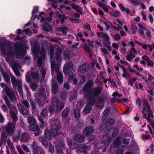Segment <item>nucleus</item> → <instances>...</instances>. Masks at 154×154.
<instances>
[{
	"label": "nucleus",
	"mask_w": 154,
	"mask_h": 154,
	"mask_svg": "<svg viewBox=\"0 0 154 154\" xmlns=\"http://www.w3.org/2000/svg\"><path fill=\"white\" fill-rule=\"evenodd\" d=\"M54 53V49L51 48L50 50V57L51 59V66L52 70L51 74L53 75L54 71L55 70L57 73V79L60 83H62L63 81L62 74L59 71V65L61 62L60 53L59 52L56 54L55 61H52L51 59L53 58Z\"/></svg>",
	"instance_id": "1"
},
{
	"label": "nucleus",
	"mask_w": 154,
	"mask_h": 154,
	"mask_svg": "<svg viewBox=\"0 0 154 154\" xmlns=\"http://www.w3.org/2000/svg\"><path fill=\"white\" fill-rule=\"evenodd\" d=\"M143 102V107L141 110V112L143 114V117L147 120L149 123L154 128V122L151 119V118H153V113L150 109L149 105L146 100H144Z\"/></svg>",
	"instance_id": "2"
},
{
	"label": "nucleus",
	"mask_w": 154,
	"mask_h": 154,
	"mask_svg": "<svg viewBox=\"0 0 154 154\" xmlns=\"http://www.w3.org/2000/svg\"><path fill=\"white\" fill-rule=\"evenodd\" d=\"M51 133L53 137H57L60 134L59 130L60 128V122L58 120L53 121L51 125Z\"/></svg>",
	"instance_id": "3"
},
{
	"label": "nucleus",
	"mask_w": 154,
	"mask_h": 154,
	"mask_svg": "<svg viewBox=\"0 0 154 154\" xmlns=\"http://www.w3.org/2000/svg\"><path fill=\"white\" fill-rule=\"evenodd\" d=\"M4 99L9 109L10 116L12 119L13 123H15L17 120L16 113L17 109L16 106H12L11 105L10 103V101L7 97H5Z\"/></svg>",
	"instance_id": "4"
},
{
	"label": "nucleus",
	"mask_w": 154,
	"mask_h": 154,
	"mask_svg": "<svg viewBox=\"0 0 154 154\" xmlns=\"http://www.w3.org/2000/svg\"><path fill=\"white\" fill-rule=\"evenodd\" d=\"M46 52L44 48H42V51L40 55L41 56V58H38L37 60V62L38 63V65L39 68H40V71L42 74V77L44 78L46 73V71L45 69L43 66H44V64L42 63V60L45 58V57Z\"/></svg>",
	"instance_id": "5"
},
{
	"label": "nucleus",
	"mask_w": 154,
	"mask_h": 154,
	"mask_svg": "<svg viewBox=\"0 0 154 154\" xmlns=\"http://www.w3.org/2000/svg\"><path fill=\"white\" fill-rule=\"evenodd\" d=\"M7 54L8 59L10 58H12L14 57L17 58H18L19 56H21L22 55L20 50L16 49L13 50L12 48H10V50L8 51Z\"/></svg>",
	"instance_id": "6"
},
{
	"label": "nucleus",
	"mask_w": 154,
	"mask_h": 154,
	"mask_svg": "<svg viewBox=\"0 0 154 154\" xmlns=\"http://www.w3.org/2000/svg\"><path fill=\"white\" fill-rule=\"evenodd\" d=\"M11 79L13 85L15 87H18V89L20 92V94L22 95L23 94V92L21 86L22 84L21 81L20 79L17 80L13 75L11 76Z\"/></svg>",
	"instance_id": "7"
},
{
	"label": "nucleus",
	"mask_w": 154,
	"mask_h": 154,
	"mask_svg": "<svg viewBox=\"0 0 154 154\" xmlns=\"http://www.w3.org/2000/svg\"><path fill=\"white\" fill-rule=\"evenodd\" d=\"M22 104L25 106L26 108H25L24 107L20 104L18 105V108L19 111L23 115H27L28 113V110L27 109L29 106V104L26 100H24L22 101Z\"/></svg>",
	"instance_id": "8"
},
{
	"label": "nucleus",
	"mask_w": 154,
	"mask_h": 154,
	"mask_svg": "<svg viewBox=\"0 0 154 154\" xmlns=\"http://www.w3.org/2000/svg\"><path fill=\"white\" fill-rule=\"evenodd\" d=\"M37 144V143L35 141H33V143L30 144L32 147L34 154H45L44 151L41 147L38 146Z\"/></svg>",
	"instance_id": "9"
},
{
	"label": "nucleus",
	"mask_w": 154,
	"mask_h": 154,
	"mask_svg": "<svg viewBox=\"0 0 154 154\" xmlns=\"http://www.w3.org/2000/svg\"><path fill=\"white\" fill-rule=\"evenodd\" d=\"M31 44L32 47L31 50L33 54L34 55V58L35 60L36 56H35V53L37 51L40 46L38 45V42H35L34 43L31 42Z\"/></svg>",
	"instance_id": "10"
},
{
	"label": "nucleus",
	"mask_w": 154,
	"mask_h": 154,
	"mask_svg": "<svg viewBox=\"0 0 154 154\" xmlns=\"http://www.w3.org/2000/svg\"><path fill=\"white\" fill-rule=\"evenodd\" d=\"M73 64L72 63L69 62L66 64L63 68V72L65 73H68L71 72L73 68Z\"/></svg>",
	"instance_id": "11"
},
{
	"label": "nucleus",
	"mask_w": 154,
	"mask_h": 154,
	"mask_svg": "<svg viewBox=\"0 0 154 154\" xmlns=\"http://www.w3.org/2000/svg\"><path fill=\"white\" fill-rule=\"evenodd\" d=\"M94 103V101L92 100L86 105L83 110V112L84 114H87L90 112L91 109V106H93Z\"/></svg>",
	"instance_id": "12"
},
{
	"label": "nucleus",
	"mask_w": 154,
	"mask_h": 154,
	"mask_svg": "<svg viewBox=\"0 0 154 154\" xmlns=\"http://www.w3.org/2000/svg\"><path fill=\"white\" fill-rule=\"evenodd\" d=\"M119 132L118 130H114L113 128L111 129L106 133V136L109 138H112V137L116 135Z\"/></svg>",
	"instance_id": "13"
},
{
	"label": "nucleus",
	"mask_w": 154,
	"mask_h": 154,
	"mask_svg": "<svg viewBox=\"0 0 154 154\" xmlns=\"http://www.w3.org/2000/svg\"><path fill=\"white\" fill-rule=\"evenodd\" d=\"M4 90L9 97L10 100H14L15 99V96L14 93L11 92L9 89L8 87H6Z\"/></svg>",
	"instance_id": "14"
},
{
	"label": "nucleus",
	"mask_w": 154,
	"mask_h": 154,
	"mask_svg": "<svg viewBox=\"0 0 154 154\" xmlns=\"http://www.w3.org/2000/svg\"><path fill=\"white\" fill-rule=\"evenodd\" d=\"M94 131V129L92 127H88L86 128L83 131V134L87 136L90 135Z\"/></svg>",
	"instance_id": "15"
},
{
	"label": "nucleus",
	"mask_w": 154,
	"mask_h": 154,
	"mask_svg": "<svg viewBox=\"0 0 154 154\" xmlns=\"http://www.w3.org/2000/svg\"><path fill=\"white\" fill-rule=\"evenodd\" d=\"M29 128L30 130L32 131L38 132L39 134L42 133V131L40 130L38 125L36 124L30 125L29 126Z\"/></svg>",
	"instance_id": "16"
},
{
	"label": "nucleus",
	"mask_w": 154,
	"mask_h": 154,
	"mask_svg": "<svg viewBox=\"0 0 154 154\" xmlns=\"http://www.w3.org/2000/svg\"><path fill=\"white\" fill-rule=\"evenodd\" d=\"M73 139L75 141L80 143L84 141L85 137L80 134H77L74 137Z\"/></svg>",
	"instance_id": "17"
},
{
	"label": "nucleus",
	"mask_w": 154,
	"mask_h": 154,
	"mask_svg": "<svg viewBox=\"0 0 154 154\" xmlns=\"http://www.w3.org/2000/svg\"><path fill=\"white\" fill-rule=\"evenodd\" d=\"M137 25L139 27L140 29H138L140 34L142 35L143 36H145L144 31H147L146 28L141 23H138Z\"/></svg>",
	"instance_id": "18"
},
{
	"label": "nucleus",
	"mask_w": 154,
	"mask_h": 154,
	"mask_svg": "<svg viewBox=\"0 0 154 154\" xmlns=\"http://www.w3.org/2000/svg\"><path fill=\"white\" fill-rule=\"evenodd\" d=\"M14 127V126L13 124H8L6 128V131L8 134H11L13 132Z\"/></svg>",
	"instance_id": "19"
},
{
	"label": "nucleus",
	"mask_w": 154,
	"mask_h": 154,
	"mask_svg": "<svg viewBox=\"0 0 154 154\" xmlns=\"http://www.w3.org/2000/svg\"><path fill=\"white\" fill-rule=\"evenodd\" d=\"M73 17L69 18L70 20L76 23H79V19H76L77 18H79L80 16V14L77 13H75L73 14Z\"/></svg>",
	"instance_id": "20"
},
{
	"label": "nucleus",
	"mask_w": 154,
	"mask_h": 154,
	"mask_svg": "<svg viewBox=\"0 0 154 154\" xmlns=\"http://www.w3.org/2000/svg\"><path fill=\"white\" fill-rule=\"evenodd\" d=\"M88 64H83L79 67L78 69V71L82 73H84L88 70Z\"/></svg>",
	"instance_id": "21"
},
{
	"label": "nucleus",
	"mask_w": 154,
	"mask_h": 154,
	"mask_svg": "<svg viewBox=\"0 0 154 154\" xmlns=\"http://www.w3.org/2000/svg\"><path fill=\"white\" fill-rule=\"evenodd\" d=\"M72 8L75 10H77L81 14H82V9L80 6L77 5L75 3H72L70 5Z\"/></svg>",
	"instance_id": "22"
},
{
	"label": "nucleus",
	"mask_w": 154,
	"mask_h": 154,
	"mask_svg": "<svg viewBox=\"0 0 154 154\" xmlns=\"http://www.w3.org/2000/svg\"><path fill=\"white\" fill-rule=\"evenodd\" d=\"M131 51H130V53L131 57L134 58L135 57L136 55L139 53V52L137 51L133 47L131 48Z\"/></svg>",
	"instance_id": "23"
},
{
	"label": "nucleus",
	"mask_w": 154,
	"mask_h": 154,
	"mask_svg": "<svg viewBox=\"0 0 154 154\" xmlns=\"http://www.w3.org/2000/svg\"><path fill=\"white\" fill-rule=\"evenodd\" d=\"M28 122L30 124V125H33L35 124V120L33 117H28Z\"/></svg>",
	"instance_id": "24"
},
{
	"label": "nucleus",
	"mask_w": 154,
	"mask_h": 154,
	"mask_svg": "<svg viewBox=\"0 0 154 154\" xmlns=\"http://www.w3.org/2000/svg\"><path fill=\"white\" fill-rule=\"evenodd\" d=\"M45 137L48 140H51L52 136L49 131L48 129H46L45 131Z\"/></svg>",
	"instance_id": "25"
},
{
	"label": "nucleus",
	"mask_w": 154,
	"mask_h": 154,
	"mask_svg": "<svg viewBox=\"0 0 154 154\" xmlns=\"http://www.w3.org/2000/svg\"><path fill=\"white\" fill-rule=\"evenodd\" d=\"M57 16L58 17L60 18V21L62 24L64 23L65 20L67 18V17H65V14H63L62 15L60 14L57 13Z\"/></svg>",
	"instance_id": "26"
},
{
	"label": "nucleus",
	"mask_w": 154,
	"mask_h": 154,
	"mask_svg": "<svg viewBox=\"0 0 154 154\" xmlns=\"http://www.w3.org/2000/svg\"><path fill=\"white\" fill-rule=\"evenodd\" d=\"M57 83L53 82L52 91L53 94H55L57 91Z\"/></svg>",
	"instance_id": "27"
},
{
	"label": "nucleus",
	"mask_w": 154,
	"mask_h": 154,
	"mask_svg": "<svg viewBox=\"0 0 154 154\" xmlns=\"http://www.w3.org/2000/svg\"><path fill=\"white\" fill-rule=\"evenodd\" d=\"M64 107L63 103L59 102L56 104L57 109V111L61 110Z\"/></svg>",
	"instance_id": "28"
},
{
	"label": "nucleus",
	"mask_w": 154,
	"mask_h": 154,
	"mask_svg": "<svg viewBox=\"0 0 154 154\" xmlns=\"http://www.w3.org/2000/svg\"><path fill=\"white\" fill-rule=\"evenodd\" d=\"M57 29L60 32H61L64 33V34H65L66 33V31L68 30V29L66 27H62L58 28Z\"/></svg>",
	"instance_id": "29"
},
{
	"label": "nucleus",
	"mask_w": 154,
	"mask_h": 154,
	"mask_svg": "<svg viewBox=\"0 0 154 154\" xmlns=\"http://www.w3.org/2000/svg\"><path fill=\"white\" fill-rule=\"evenodd\" d=\"M68 144L69 147L72 149L75 148L77 146V145L72 142L71 140H69L68 141Z\"/></svg>",
	"instance_id": "30"
},
{
	"label": "nucleus",
	"mask_w": 154,
	"mask_h": 154,
	"mask_svg": "<svg viewBox=\"0 0 154 154\" xmlns=\"http://www.w3.org/2000/svg\"><path fill=\"white\" fill-rule=\"evenodd\" d=\"M39 140L44 146H46L48 145V141L44 137H39Z\"/></svg>",
	"instance_id": "31"
},
{
	"label": "nucleus",
	"mask_w": 154,
	"mask_h": 154,
	"mask_svg": "<svg viewBox=\"0 0 154 154\" xmlns=\"http://www.w3.org/2000/svg\"><path fill=\"white\" fill-rule=\"evenodd\" d=\"M69 82H73V83L74 84H76L77 83V81L75 79V76H69L68 78Z\"/></svg>",
	"instance_id": "32"
},
{
	"label": "nucleus",
	"mask_w": 154,
	"mask_h": 154,
	"mask_svg": "<svg viewBox=\"0 0 154 154\" xmlns=\"http://www.w3.org/2000/svg\"><path fill=\"white\" fill-rule=\"evenodd\" d=\"M88 148V146L85 145H83L79 146L78 149L80 152H83Z\"/></svg>",
	"instance_id": "33"
},
{
	"label": "nucleus",
	"mask_w": 154,
	"mask_h": 154,
	"mask_svg": "<svg viewBox=\"0 0 154 154\" xmlns=\"http://www.w3.org/2000/svg\"><path fill=\"white\" fill-rule=\"evenodd\" d=\"M42 29L47 32H49L52 30V28L49 25H47L46 26H44Z\"/></svg>",
	"instance_id": "34"
},
{
	"label": "nucleus",
	"mask_w": 154,
	"mask_h": 154,
	"mask_svg": "<svg viewBox=\"0 0 154 154\" xmlns=\"http://www.w3.org/2000/svg\"><path fill=\"white\" fill-rule=\"evenodd\" d=\"M29 138L28 134L26 133L23 134L21 136L22 140L24 141H27Z\"/></svg>",
	"instance_id": "35"
},
{
	"label": "nucleus",
	"mask_w": 154,
	"mask_h": 154,
	"mask_svg": "<svg viewBox=\"0 0 154 154\" xmlns=\"http://www.w3.org/2000/svg\"><path fill=\"white\" fill-rule=\"evenodd\" d=\"M93 82L92 81H90L86 83L85 85L84 89L86 90L90 88L92 85Z\"/></svg>",
	"instance_id": "36"
},
{
	"label": "nucleus",
	"mask_w": 154,
	"mask_h": 154,
	"mask_svg": "<svg viewBox=\"0 0 154 154\" xmlns=\"http://www.w3.org/2000/svg\"><path fill=\"white\" fill-rule=\"evenodd\" d=\"M39 16L41 17V19L40 20L41 22H43L45 20V19L44 17L45 16V14L44 12H41L40 13Z\"/></svg>",
	"instance_id": "37"
},
{
	"label": "nucleus",
	"mask_w": 154,
	"mask_h": 154,
	"mask_svg": "<svg viewBox=\"0 0 154 154\" xmlns=\"http://www.w3.org/2000/svg\"><path fill=\"white\" fill-rule=\"evenodd\" d=\"M69 112L68 109H66L62 112V116L63 117H66L68 115Z\"/></svg>",
	"instance_id": "38"
},
{
	"label": "nucleus",
	"mask_w": 154,
	"mask_h": 154,
	"mask_svg": "<svg viewBox=\"0 0 154 154\" xmlns=\"http://www.w3.org/2000/svg\"><path fill=\"white\" fill-rule=\"evenodd\" d=\"M101 36L105 41H108L109 39V36L106 33H102L101 34Z\"/></svg>",
	"instance_id": "39"
},
{
	"label": "nucleus",
	"mask_w": 154,
	"mask_h": 154,
	"mask_svg": "<svg viewBox=\"0 0 154 154\" xmlns=\"http://www.w3.org/2000/svg\"><path fill=\"white\" fill-rule=\"evenodd\" d=\"M31 76L32 77L35 79H37L38 78V74L37 72H31Z\"/></svg>",
	"instance_id": "40"
},
{
	"label": "nucleus",
	"mask_w": 154,
	"mask_h": 154,
	"mask_svg": "<svg viewBox=\"0 0 154 154\" xmlns=\"http://www.w3.org/2000/svg\"><path fill=\"white\" fill-rule=\"evenodd\" d=\"M31 88L33 91H35V88L37 86V84L35 82H32L30 85Z\"/></svg>",
	"instance_id": "41"
},
{
	"label": "nucleus",
	"mask_w": 154,
	"mask_h": 154,
	"mask_svg": "<svg viewBox=\"0 0 154 154\" xmlns=\"http://www.w3.org/2000/svg\"><path fill=\"white\" fill-rule=\"evenodd\" d=\"M146 62L148 66L153 67L154 65V62L152 60L149 59Z\"/></svg>",
	"instance_id": "42"
},
{
	"label": "nucleus",
	"mask_w": 154,
	"mask_h": 154,
	"mask_svg": "<svg viewBox=\"0 0 154 154\" xmlns=\"http://www.w3.org/2000/svg\"><path fill=\"white\" fill-rule=\"evenodd\" d=\"M48 112L47 109H45L42 112V115L43 117H45L47 116Z\"/></svg>",
	"instance_id": "43"
},
{
	"label": "nucleus",
	"mask_w": 154,
	"mask_h": 154,
	"mask_svg": "<svg viewBox=\"0 0 154 154\" xmlns=\"http://www.w3.org/2000/svg\"><path fill=\"white\" fill-rule=\"evenodd\" d=\"M110 44V43L109 42H104L103 43V44L104 46L107 48L108 50L109 51H111V47L109 45Z\"/></svg>",
	"instance_id": "44"
},
{
	"label": "nucleus",
	"mask_w": 154,
	"mask_h": 154,
	"mask_svg": "<svg viewBox=\"0 0 154 154\" xmlns=\"http://www.w3.org/2000/svg\"><path fill=\"white\" fill-rule=\"evenodd\" d=\"M51 102L52 103L56 104L59 102H58V99L57 97H54L51 99Z\"/></svg>",
	"instance_id": "45"
},
{
	"label": "nucleus",
	"mask_w": 154,
	"mask_h": 154,
	"mask_svg": "<svg viewBox=\"0 0 154 154\" xmlns=\"http://www.w3.org/2000/svg\"><path fill=\"white\" fill-rule=\"evenodd\" d=\"M7 137L6 135V134L4 132H3L2 133L1 136V140L2 141L5 142L6 141Z\"/></svg>",
	"instance_id": "46"
},
{
	"label": "nucleus",
	"mask_w": 154,
	"mask_h": 154,
	"mask_svg": "<svg viewBox=\"0 0 154 154\" xmlns=\"http://www.w3.org/2000/svg\"><path fill=\"white\" fill-rule=\"evenodd\" d=\"M4 77L5 79V81L6 82H10V79L9 77L8 76L7 74L5 73L3 74Z\"/></svg>",
	"instance_id": "47"
},
{
	"label": "nucleus",
	"mask_w": 154,
	"mask_h": 154,
	"mask_svg": "<svg viewBox=\"0 0 154 154\" xmlns=\"http://www.w3.org/2000/svg\"><path fill=\"white\" fill-rule=\"evenodd\" d=\"M121 36L118 34H116L114 35L113 38L115 40L119 41L121 38Z\"/></svg>",
	"instance_id": "48"
},
{
	"label": "nucleus",
	"mask_w": 154,
	"mask_h": 154,
	"mask_svg": "<svg viewBox=\"0 0 154 154\" xmlns=\"http://www.w3.org/2000/svg\"><path fill=\"white\" fill-rule=\"evenodd\" d=\"M135 86L136 88L138 89H141L143 87L142 84L139 82H136L135 83Z\"/></svg>",
	"instance_id": "49"
},
{
	"label": "nucleus",
	"mask_w": 154,
	"mask_h": 154,
	"mask_svg": "<svg viewBox=\"0 0 154 154\" xmlns=\"http://www.w3.org/2000/svg\"><path fill=\"white\" fill-rule=\"evenodd\" d=\"M79 110L76 109L74 110V115L75 117H78L79 116Z\"/></svg>",
	"instance_id": "50"
},
{
	"label": "nucleus",
	"mask_w": 154,
	"mask_h": 154,
	"mask_svg": "<svg viewBox=\"0 0 154 154\" xmlns=\"http://www.w3.org/2000/svg\"><path fill=\"white\" fill-rule=\"evenodd\" d=\"M109 112V109L108 108L105 109L103 112V114L107 116H108Z\"/></svg>",
	"instance_id": "51"
},
{
	"label": "nucleus",
	"mask_w": 154,
	"mask_h": 154,
	"mask_svg": "<svg viewBox=\"0 0 154 154\" xmlns=\"http://www.w3.org/2000/svg\"><path fill=\"white\" fill-rule=\"evenodd\" d=\"M55 109V107L54 105H51L49 107V111L50 112H53Z\"/></svg>",
	"instance_id": "52"
},
{
	"label": "nucleus",
	"mask_w": 154,
	"mask_h": 154,
	"mask_svg": "<svg viewBox=\"0 0 154 154\" xmlns=\"http://www.w3.org/2000/svg\"><path fill=\"white\" fill-rule=\"evenodd\" d=\"M107 122L111 125H113L114 122V121L113 119H108L107 120Z\"/></svg>",
	"instance_id": "53"
},
{
	"label": "nucleus",
	"mask_w": 154,
	"mask_h": 154,
	"mask_svg": "<svg viewBox=\"0 0 154 154\" xmlns=\"http://www.w3.org/2000/svg\"><path fill=\"white\" fill-rule=\"evenodd\" d=\"M54 13V12H51L49 13L50 17L46 18L47 20L48 21V22H50L51 21L52 15V14Z\"/></svg>",
	"instance_id": "54"
},
{
	"label": "nucleus",
	"mask_w": 154,
	"mask_h": 154,
	"mask_svg": "<svg viewBox=\"0 0 154 154\" xmlns=\"http://www.w3.org/2000/svg\"><path fill=\"white\" fill-rule=\"evenodd\" d=\"M26 81L28 82L31 81V78L30 76L29 75V72H27L26 74Z\"/></svg>",
	"instance_id": "55"
},
{
	"label": "nucleus",
	"mask_w": 154,
	"mask_h": 154,
	"mask_svg": "<svg viewBox=\"0 0 154 154\" xmlns=\"http://www.w3.org/2000/svg\"><path fill=\"white\" fill-rule=\"evenodd\" d=\"M38 8L37 7H35L32 12V15L36 14L38 11Z\"/></svg>",
	"instance_id": "56"
},
{
	"label": "nucleus",
	"mask_w": 154,
	"mask_h": 154,
	"mask_svg": "<svg viewBox=\"0 0 154 154\" xmlns=\"http://www.w3.org/2000/svg\"><path fill=\"white\" fill-rule=\"evenodd\" d=\"M63 57L64 59L68 60L69 59L70 57L69 55V54L67 53H65L64 54Z\"/></svg>",
	"instance_id": "57"
},
{
	"label": "nucleus",
	"mask_w": 154,
	"mask_h": 154,
	"mask_svg": "<svg viewBox=\"0 0 154 154\" xmlns=\"http://www.w3.org/2000/svg\"><path fill=\"white\" fill-rule=\"evenodd\" d=\"M133 4L137 5L139 3V0H129Z\"/></svg>",
	"instance_id": "58"
},
{
	"label": "nucleus",
	"mask_w": 154,
	"mask_h": 154,
	"mask_svg": "<svg viewBox=\"0 0 154 154\" xmlns=\"http://www.w3.org/2000/svg\"><path fill=\"white\" fill-rule=\"evenodd\" d=\"M101 90L99 88H97L95 91V94L96 95H98L100 92Z\"/></svg>",
	"instance_id": "59"
},
{
	"label": "nucleus",
	"mask_w": 154,
	"mask_h": 154,
	"mask_svg": "<svg viewBox=\"0 0 154 154\" xmlns=\"http://www.w3.org/2000/svg\"><path fill=\"white\" fill-rule=\"evenodd\" d=\"M8 145L9 147L11 148H12L13 147L12 143L9 140H7Z\"/></svg>",
	"instance_id": "60"
},
{
	"label": "nucleus",
	"mask_w": 154,
	"mask_h": 154,
	"mask_svg": "<svg viewBox=\"0 0 154 154\" xmlns=\"http://www.w3.org/2000/svg\"><path fill=\"white\" fill-rule=\"evenodd\" d=\"M141 59L146 62H147L150 59L149 57L146 55H143L142 56Z\"/></svg>",
	"instance_id": "61"
},
{
	"label": "nucleus",
	"mask_w": 154,
	"mask_h": 154,
	"mask_svg": "<svg viewBox=\"0 0 154 154\" xmlns=\"http://www.w3.org/2000/svg\"><path fill=\"white\" fill-rule=\"evenodd\" d=\"M101 51L106 55L108 54V51L104 48H101Z\"/></svg>",
	"instance_id": "62"
},
{
	"label": "nucleus",
	"mask_w": 154,
	"mask_h": 154,
	"mask_svg": "<svg viewBox=\"0 0 154 154\" xmlns=\"http://www.w3.org/2000/svg\"><path fill=\"white\" fill-rule=\"evenodd\" d=\"M38 119L41 123L42 124V125H41V128H44V122L42 119V118L41 117H38Z\"/></svg>",
	"instance_id": "63"
},
{
	"label": "nucleus",
	"mask_w": 154,
	"mask_h": 154,
	"mask_svg": "<svg viewBox=\"0 0 154 154\" xmlns=\"http://www.w3.org/2000/svg\"><path fill=\"white\" fill-rule=\"evenodd\" d=\"M54 147L51 144L49 145V150L51 152H52L54 151Z\"/></svg>",
	"instance_id": "64"
}]
</instances>
